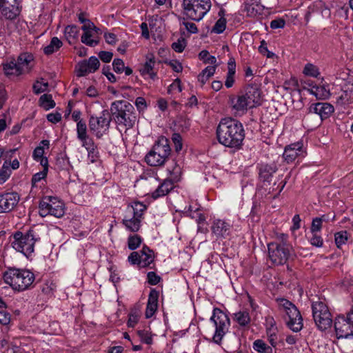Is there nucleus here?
Returning <instances> with one entry per match:
<instances>
[{"mask_svg":"<svg viewBox=\"0 0 353 353\" xmlns=\"http://www.w3.org/2000/svg\"><path fill=\"white\" fill-rule=\"evenodd\" d=\"M312 236L310 239L311 245L317 248H321L323 245V240L318 233H312Z\"/></svg>","mask_w":353,"mask_h":353,"instance_id":"864d4df0","label":"nucleus"},{"mask_svg":"<svg viewBox=\"0 0 353 353\" xmlns=\"http://www.w3.org/2000/svg\"><path fill=\"white\" fill-rule=\"evenodd\" d=\"M210 321L215 326V332L213 340L215 343H221L223 336L228 332L230 325V320L228 316L219 308L213 310Z\"/></svg>","mask_w":353,"mask_h":353,"instance_id":"9d476101","label":"nucleus"},{"mask_svg":"<svg viewBox=\"0 0 353 353\" xmlns=\"http://www.w3.org/2000/svg\"><path fill=\"white\" fill-rule=\"evenodd\" d=\"M40 105L45 110H50L55 106V102L51 94H44L39 99Z\"/></svg>","mask_w":353,"mask_h":353,"instance_id":"79ce46f5","label":"nucleus"},{"mask_svg":"<svg viewBox=\"0 0 353 353\" xmlns=\"http://www.w3.org/2000/svg\"><path fill=\"white\" fill-rule=\"evenodd\" d=\"M303 73L307 76L312 77H317L319 75L318 68L312 63H307L305 65Z\"/></svg>","mask_w":353,"mask_h":353,"instance_id":"09e8293b","label":"nucleus"},{"mask_svg":"<svg viewBox=\"0 0 353 353\" xmlns=\"http://www.w3.org/2000/svg\"><path fill=\"white\" fill-rule=\"evenodd\" d=\"M335 243L338 248H341L343 245H345L348 239V233L347 231H341L336 232L334 235Z\"/></svg>","mask_w":353,"mask_h":353,"instance_id":"c03bdc74","label":"nucleus"},{"mask_svg":"<svg viewBox=\"0 0 353 353\" xmlns=\"http://www.w3.org/2000/svg\"><path fill=\"white\" fill-rule=\"evenodd\" d=\"M266 334L268 340L272 347H275L277 345L278 341V329H266Z\"/></svg>","mask_w":353,"mask_h":353,"instance_id":"a18cd8bd","label":"nucleus"},{"mask_svg":"<svg viewBox=\"0 0 353 353\" xmlns=\"http://www.w3.org/2000/svg\"><path fill=\"white\" fill-rule=\"evenodd\" d=\"M81 41L83 43L90 46L94 47L99 44V39L94 37L92 32H85L81 36Z\"/></svg>","mask_w":353,"mask_h":353,"instance_id":"ea45409f","label":"nucleus"},{"mask_svg":"<svg viewBox=\"0 0 353 353\" xmlns=\"http://www.w3.org/2000/svg\"><path fill=\"white\" fill-rule=\"evenodd\" d=\"M232 228V225L230 222L220 219H214L211 225L212 233L216 236L217 239H223L229 236Z\"/></svg>","mask_w":353,"mask_h":353,"instance_id":"f3484780","label":"nucleus"},{"mask_svg":"<svg viewBox=\"0 0 353 353\" xmlns=\"http://www.w3.org/2000/svg\"><path fill=\"white\" fill-rule=\"evenodd\" d=\"M288 238L287 234H280L274 241L268 245L269 258L275 265L285 264L292 254V247Z\"/></svg>","mask_w":353,"mask_h":353,"instance_id":"20e7f679","label":"nucleus"},{"mask_svg":"<svg viewBox=\"0 0 353 353\" xmlns=\"http://www.w3.org/2000/svg\"><path fill=\"white\" fill-rule=\"evenodd\" d=\"M169 141L161 137L156 141L151 150L145 155V161L150 166L163 165L170 154Z\"/></svg>","mask_w":353,"mask_h":353,"instance_id":"423d86ee","label":"nucleus"},{"mask_svg":"<svg viewBox=\"0 0 353 353\" xmlns=\"http://www.w3.org/2000/svg\"><path fill=\"white\" fill-rule=\"evenodd\" d=\"M128 261L132 264H137L140 266V252H132L128 256Z\"/></svg>","mask_w":353,"mask_h":353,"instance_id":"e2e57ef3","label":"nucleus"},{"mask_svg":"<svg viewBox=\"0 0 353 353\" xmlns=\"http://www.w3.org/2000/svg\"><path fill=\"white\" fill-rule=\"evenodd\" d=\"M11 170L10 165L5 162L0 170V184L4 183L11 174Z\"/></svg>","mask_w":353,"mask_h":353,"instance_id":"de8ad7c7","label":"nucleus"},{"mask_svg":"<svg viewBox=\"0 0 353 353\" xmlns=\"http://www.w3.org/2000/svg\"><path fill=\"white\" fill-rule=\"evenodd\" d=\"M0 8L6 19H14L22 10V0H0Z\"/></svg>","mask_w":353,"mask_h":353,"instance_id":"4468645a","label":"nucleus"},{"mask_svg":"<svg viewBox=\"0 0 353 353\" xmlns=\"http://www.w3.org/2000/svg\"><path fill=\"white\" fill-rule=\"evenodd\" d=\"M186 46L185 41L183 38H180L177 41L172 44V49L176 52H182Z\"/></svg>","mask_w":353,"mask_h":353,"instance_id":"5fc2aeb1","label":"nucleus"},{"mask_svg":"<svg viewBox=\"0 0 353 353\" xmlns=\"http://www.w3.org/2000/svg\"><path fill=\"white\" fill-rule=\"evenodd\" d=\"M110 113L112 120L119 131L131 129L137 121L136 111L134 106L125 100H117L111 103Z\"/></svg>","mask_w":353,"mask_h":353,"instance_id":"f03ea898","label":"nucleus"},{"mask_svg":"<svg viewBox=\"0 0 353 353\" xmlns=\"http://www.w3.org/2000/svg\"><path fill=\"white\" fill-rule=\"evenodd\" d=\"M148 282L152 285L159 283L161 277L154 272H149L147 274Z\"/></svg>","mask_w":353,"mask_h":353,"instance_id":"052dcab7","label":"nucleus"},{"mask_svg":"<svg viewBox=\"0 0 353 353\" xmlns=\"http://www.w3.org/2000/svg\"><path fill=\"white\" fill-rule=\"evenodd\" d=\"M141 311L139 309H132L128 314L127 325L129 327H134L139 321Z\"/></svg>","mask_w":353,"mask_h":353,"instance_id":"a19ab883","label":"nucleus"},{"mask_svg":"<svg viewBox=\"0 0 353 353\" xmlns=\"http://www.w3.org/2000/svg\"><path fill=\"white\" fill-rule=\"evenodd\" d=\"M61 46V41L59 38L54 37L52 38L49 45L44 48L43 52L46 54L49 55L57 51Z\"/></svg>","mask_w":353,"mask_h":353,"instance_id":"e433bc0d","label":"nucleus"},{"mask_svg":"<svg viewBox=\"0 0 353 353\" xmlns=\"http://www.w3.org/2000/svg\"><path fill=\"white\" fill-rule=\"evenodd\" d=\"M287 325L288 327L293 332H299L303 326V319L301 314L299 313V316L298 317H292L287 320Z\"/></svg>","mask_w":353,"mask_h":353,"instance_id":"4c0bfd02","label":"nucleus"},{"mask_svg":"<svg viewBox=\"0 0 353 353\" xmlns=\"http://www.w3.org/2000/svg\"><path fill=\"white\" fill-rule=\"evenodd\" d=\"M167 170L170 175V180H172L174 183L180 180L182 173L181 167L174 160L172 161V164L168 167Z\"/></svg>","mask_w":353,"mask_h":353,"instance_id":"f704fd0d","label":"nucleus"},{"mask_svg":"<svg viewBox=\"0 0 353 353\" xmlns=\"http://www.w3.org/2000/svg\"><path fill=\"white\" fill-rule=\"evenodd\" d=\"M285 21L281 18L276 19L270 22V28L272 29L282 28L284 27Z\"/></svg>","mask_w":353,"mask_h":353,"instance_id":"0e129e2a","label":"nucleus"},{"mask_svg":"<svg viewBox=\"0 0 353 353\" xmlns=\"http://www.w3.org/2000/svg\"><path fill=\"white\" fill-rule=\"evenodd\" d=\"M135 105L139 112L144 110L147 108L145 99L141 97L136 99Z\"/></svg>","mask_w":353,"mask_h":353,"instance_id":"69168bd1","label":"nucleus"},{"mask_svg":"<svg viewBox=\"0 0 353 353\" xmlns=\"http://www.w3.org/2000/svg\"><path fill=\"white\" fill-rule=\"evenodd\" d=\"M231 104L233 109L237 112L244 113L250 108V104L243 94L232 98L231 99Z\"/></svg>","mask_w":353,"mask_h":353,"instance_id":"c756f323","label":"nucleus"},{"mask_svg":"<svg viewBox=\"0 0 353 353\" xmlns=\"http://www.w3.org/2000/svg\"><path fill=\"white\" fill-rule=\"evenodd\" d=\"M11 316L6 311H0V323L2 325H8L10 321Z\"/></svg>","mask_w":353,"mask_h":353,"instance_id":"338daca9","label":"nucleus"},{"mask_svg":"<svg viewBox=\"0 0 353 353\" xmlns=\"http://www.w3.org/2000/svg\"><path fill=\"white\" fill-rule=\"evenodd\" d=\"M81 143L82 147L85 150L92 149V148L96 147V144L92 138L89 136L79 140Z\"/></svg>","mask_w":353,"mask_h":353,"instance_id":"13d9d810","label":"nucleus"},{"mask_svg":"<svg viewBox=\"0 0 353 353\" xmlns=\"http://www.w3.org/2000/svg\"><path fill=\"white\" fill-rule=\"evenodd\" d=\"M210 0H183V14L190 19L199 21L211 8Z\"/></svg>","mask_w":353,"mask_h":353,"instance_id":"6e6552de","label":"nucleus"},{"mask_svg":"<svg viewBox=\"0 0 353 353\" xmlns=\"http://www.w3.org/2000/svg\"><path fill=\"white\" fill-rule=\"evenodd\" d=\"M322 228V219H319V217H316L313 219L310 232L311 233H318L321 231Z\"/></svg>","mask_w":353,"mask_h":353,"instance_id":"6e6d98bb","label":"nucleus"},{"mask_svg":"<svg viewBox=\"0 0 353 353\" xmlns=\"http://www.w3.org/2000/svg\"><path fill=\"white\" fill-rule=\"evenodd\" d=\"M64 213V204L57 197L45 196L40 201L39 214L42 217L52 215L60 218L63 216Z\"/></svg>","mask_w":353,"mask_h":353,"instance_id":"9b49d317","label":"nucleus"},{"mask_svg":"<svg viewBox=\"0 0 353 353\" xmlns=\"http://www.w3.org/2000/svg\"><path fill=\"white\" fill-rule=\"evenodd\" d=\"M228 73L225 81L226 88H230L232 87L234 83V75L236 72V63L234 59H230L228 63Z\"/></svg>","mask_w":353,"mask_h":353,"instance_id":"473e14b6","label":"nucleus"},{"mask_svg":"<svg viewBox=\"0 0 353 353\" xmlns=\"http://www.w3.org/2000/svg\"><path fill=\"white\" fill-rule=\"evenodd\" d=\"M20 195L16 192H0V214L12 212L18 205Z\"/></svg>","mask_w":353,"mask_h":353,"instance_id":"2eb2a0df","label":"nucleus"},{"mask_svg":"<svg viewBox=\"0 0 353 353\" xmlns=\"http://www.w3.org/2000/svg\"><path fill=\"white\" fill-rule=\"evenodd\" d=\"M272 345L269 346L262 339H256L253 343V349L259 353H272Z\"/></svg>","mask_w":353,"mask_h":353,"instance_id":"58836bf2","label":"nucleus"},{"mask_svg":"<svg viewBox=\"0 0 353 353\" xmlns=\"http://www.w3.org/2000/svg\"><path fill=\"white\" fill-rule=\"evenodd\" d=\"M159 292L156 290H151L145 310V318H151L156 312L158 307Z\"/></svg>","mask_w":353,"mask_h":353,"instance_id":"b1692460","label":"nucleus"},{"mask_svg":"<svg viewBox=\"0 0 353 353\" xmlns=\"http://www.w3.org/2000/svg\"><path fill=\"white\" fill-rule=\"evenodd\" d=\"M234 322L243 329H248L251 323V316L250 312L247 310H242L236 312L232 314Z\"/></svg>","mask_w":353,"mask_h":353,"instance_id":"393cba45","label":"nucleus"},{"mask_svg":"<svg viewBox=\"0 0 353 353\" xmlns=\"http://www.w3.org/2000/svg\"><path fill=\"white\" fill-rule=\"evenodd\" d=\"M145 210L146 205L139 201L134 202L131 205L128 206L123 219V224L126 230L132 232L139 230Z\"/></svg>","mask_w":353,"mask_h":353,"instance_id":"0eeeda50","label":"nucleus"},{"mask_svg":"<svg viewBox=\"0 0 353 353\" xmlns=\"http://www.w3.org/2000/svg\"><path fill=\"white\" fill-rule=\"evenodd\" d=\"M243 96L249 103L250 108L259 106L261 103V92L256 86H248Z\"/></svg>","mask_w":353,"mask_h":353,"instance_id":"aec40b11","label":"nucleus"},{"mask_svg":"<svg viewBox=\"0 0 353 353\" xmlns=\"http://www.w3.org/2000/svg\"><path fill=\"white\" fill-rule=\"evenodd\" d=\"M334 108L333 105L325 102H319L312 104L308 108L307 114L305 115L303 121L305 123L312 119L314 114L319 117V119L314 125L318 126L323 120L329 118L334 112Z\"/></svg>","mask_w":353,"mask_h":353,"instance_id":"ddd939ff","label":"nucleus"},{"mask_svg":"<svg viewBox=\"0 0 353 353\" xmlns=\"http://www.w3.org/2000/svg\"><path fill=\"white\" fill-rule=\"evenodd\" d=\"M48 86V83H42L41 81H37L33 85V91L35 94H39L46 91Z\"/></svg>","mask_w":353,"mask_h":353,"instance_id":"bf43d9fd","label":"nucleus"},{"mask_svg":"<svg viewBox=\"0 0 353 353\" xmlns=\"http://www.w3.org/2000/svg\"><path fill=\"white\" fill-rule=\"evenodd\" d=\"M216 134L219 143L230 148L239 149L245 139L243 124L232 118L222 119L216 127Z\"/></svg>","mask_w":353,"mask_h":353,"instance_id":"f257e3e1","label":"nucleus"},{"mask_svg":"<svg viewBox=\"0 0 353 353\" xmlns=\"http://www.w3.org/2000/svg\"><path fill=\"white\" fill-rule=\"evenodd\" d=\"M16 61L22 74H28L33 68L34 56L30 52H22L18 56Z\"/></svg>","mask_w":353,"mask_h":353,"instance_id":"412c9836","label":"nucleus"},{"mask_svg":"<svg viewBox=\"0 0 353 353\" xmlns=\"http://www.w3.org/2000/svg\"><path fill=\"white\" fill-rule=\"evenodd\" d=\"M215 71V65H209L201 71L197 77L198 82L201 87H203L210 78L214 74Z\"/></svg>","mask_w":353,"mask_h":353,"instance_id":"72a5a7b5","label":"nucleus"},{"mask_svg":"<svg viewBox=\"0 0 353 353\" xmlns=\"http://www.w3.org/2000/svg\"><path fill=\"white\" fill-rule=\"evenodd\" d=\"M100 62L96 57H91L88 60H83L77 65V76L83 77L89 73H93L99 69Z\"/></svg>","mask_w":353,"mask_h":353,"instance_id":"a211bd4d","label":"nucleus"},{"mask_svg":"<svg viewBox=\"0 0 353 353\" xmlns=\"http://www.w3.org/2000/svg\"><path fill=\"white\" fill-rule=\"evenodd\" d=\"M304 150L303 149V143L301 142H296L290 144L285 148V150L283 154V159L288 163H292L295 159L300 157L303 156Z\"/></svg>","mask_w":353,"mask_h":353,"instance_id":"6ab92c4d","label":"nucleus"},{"mask_svg":"<svg viewBox=\"0 0 353 353\" xmlns=\"http://www.w3.org/2000/svg\"><path fill=\"white\" fill-rule=\"evenodd\" d=\"M89 136L88 134V128L85 121H79L77 123V137L78 140Z\"/></svg>","mask_w":353,"mask_h":353,"instance_id":"37998d69","label":"nucleus"},{"mask_svg":"<svg viewBox=\"0 0 353 353\" xmlns=\"http://www.w3.org/2000/svg\"><path fill=\"white\" fill-rule=\"evenodd\" d=\"M225 27L226 20L224 18H220L215 23L212 28V32L216 34H221L225 30Z\"/></svg>","mask_w":353,"mask_h":353,"instance_id":"3c124183","label":"nucleus"},{"mask_svg":"<svg viewBox=\"0 0 353 353\" xmlns=\"http://www.w3.org/2000/svg\"><path fill=\"white\" fill-rule=\"evenodd\" d=\"M312 315L315 324L321 330H325L331 327L332 320L327 306L323 302L312 304Z\"/></svg>","mask_w":353,"mask_h":353,"instance_id":"f8f14e48","label":"nucleus"},{"mask_svg":"<svg viewBox=\"0 0 353 353\" xmlns=\"http://www.w3.org/2000/svg\"><path fill=\"white\" fill-rule=\"evenodd\" d=\"M154 57L152 54L147 56L145 63L140 69L141 74L143 77L148 76L151 79H155L157 77V72L154 71Z\"/></svg>","mask_w":353,"mask_h":353,"instance_id":"bb28decb","label":"nucleus"},{"mask_svg":"<svg viewBox=\"0 0 353 353\" xmlns=\"http://www.w3.org/2000/svg\"><path fill=\"white\" fill-rule=\"evenodd\" d=\"M279 310L285 312L288 319L292 317L299 316L300 312L296 307L285 299H277Z\"/></svg>","mask_w":353,"mask_h":353,"instance_id":"5701e85b","label":"nucleus"},{"mask_svg":"<svg viewBox=\"0 0 353 353\" xmlns=\"http://www.w3.org/2000/svg\"><path fill=\"white\" fill-rule=\"evenodd\" d=\"M40 239L39 234L34 229H30L26 233L18 231L13 234L11 245L15 250L28 256L34 252V244Z\"/></svg>","mask_w":353,"mask_h":353,"instance_id":"39448f33","label":"nucleus"},{"mask_svg":"<svg viewBox=\"0 0 353 353\" xmlns=\"http://www.w3.org/2000/svg\"><path fill=\"white\" fill-rule=\"evenodd\" d=\"M50 141L48 140H42L39 145L33 151L32 157L34 161L39 162L41 165H48V159L43 157L44 148H49Z\"/></svg>","mask_w":353,"mask_h":353,"instance_id":"a878e982","label":"nucleus"},{"mask_svg":"<svg viewBox=\"0 0 353 353\" xmlns=\"http://www.w3.org/2000/svg\"><path fill=\"white\" fill-rule=\"evenodd\" d=\"M113 54L110 52L101 51L99 54L101 60L105 63H109L112 59Z\"/></svg>","mask_w":353,"mask_h":353,"instance_id":"774afa93","label":"nucleus"},{"mask_svg":"<svg viewBox=\"0 0 353 353\" xmlns=\"http://www.w3.org/2000/svg\"><path fill=\"white\" fill-rule=\"evenodd\" d=\"M17 65V62L15 59L3 63V70L5 75L8 77L22 75L23 74Z\"/></svg>","mask_w":353,"mask_h":353,"instance_id":"c85d7f7f","label":"nucleus"},{"mask_svg":"<svg viewBox=\"0 0 353 353\" xmlns=\"http://www.w3.org/2000/svg\"><path fill=\"white\" fill-rule=\"evenodd\" d=\"M277 168L274 165L261 164L259 168V177L263 182L270 183Z\"/></svg>","mask_w":353,"mask_h":353,"instance_id":"cd10ccee","label":"nucleus"},{"mask_svg":"<svg viewBox=\"0 0 353 353\" xmlns=\"http://www.w3.org/2000/svg\"><path fill=\"white\" fill-rule=\"evenodd\" d=\"M42 167L43 168V170L34 174L32 178V184L33 186H35L38 182L44 179L47 175L48 165H42Z\"/></svg>","mask_w":353,"mask_h":353,"instance_id":"8fccbe9b","label":"nucleus"},{"mask_svg":"<svg viewBox=\"0 0 353 353\" xmlns=\"http://www.w3.org/2000/svg\"><path fill=\"white\" fill-rule=\"evenodd\" d=\"M142 239L138 234L131 235L128 239V246L131 250H136L141 243Z\"/></svg>","mask_w":353,"mask_h":353,"instance_id":"49530a36","label":"nucleus"},{"mask_svg":"<svg viewBox=\"0 0 353 353\" xmlns=\"http://www.w3.org/2000/svg\"><path fill=\"white\" fill-rule=\"evenodd\" d=\"M154 252L148 246L144 245L140 251V267L149 266L154 261Z\"/></svg>","mask_w":353,"mask_h":353,"instance_id":"7c9ffc66","label":"nucleus"},{"mask_svg":"<svg viewBox=\"0 0 353 353\" xmlns=\"http://www.w3.org/2000/svg\"><path fill=\"white\" fill-rule=\"evenodd\" d=\"M3 279L13 290L23 292L30 288L35 276L29 270L9 267L3 272Z\"/></svg>","mask_w":353,"mask_h":353,"instance_id":"7ed1b4c3","label":"nucleus"},{"mask_svg":"<svg viewBox=\"0 0 353 353\" xmlns=\"http://www.w3.org/2000/svg\"><path fill=\"white\" fill-rule=\"evenodd\" d=\"M138 336L140 337L141 341L148 345H150L152 343V339L150 333L147 330H138Z\"/></svg>","mask_w":353,"mask_h":353,"instance_id":"603ef678","label":"nucleus"},{"mask_svg":"<svg viewBox=\"0 0 353 353\" xmlns=\"http://www.w3.org/2000/svg\"><path fill=\"white\" fill-rule=\"evenodd\" d=\"M111 117L107 110H103L99 115L92 114L89 117L88 125L90 132L98 139L105 134L110 128Z\"/></svg>","mask_w":353,"mask_h":353,"instance_id":"1a4fd4ad","label":"nucleus"},{"mask_svg":"<svg viewBox=\"0 0 353 353\" xmlns=\"http://www.w3.org/2000/svg\"><path fill=\"white\" fill-rule=\"evenodd\" d=\"M79 30V28L75 25L68 26L65 28L64 34L69 42V43H72L77 39Z\"/></svg>","mask_w":353,"mask_h":353,"instance_id":"c9c22d12","label":"nucleus"},{"mask_svg":"<svg viewBox=\"0 0 353 353\" xmlns=\"http://www.w3.org/2000/svg\"><path fill=\"white\" fill-rule=\"evenodd\" d=\"M114 71L117 73L121 74L125 69L124 62L121 59H114L112 63Z\"/></svg>","mask_w":353,"mask_h":353,"instance_id":"4d7b16f0","label":"nucleus"},{"mask_svg":"<svg viewBox=\"0 0 353 353\" xmlns=\"http://www.w3.org/2000/svg\"><path fill=\"white\" fill-rule=\"evenodd\" d=\"M305 84L308 85L310 88L308 91L310 93L315 96L319 99H323L327 98L330 95V92L323 86H319L313 85V83L305 82Z\"/></svg>","mask_w":353,"mask_h":353,"instance_id":"2f4dec72","label":"nucleus"},{"mask_svg":"<svg viewBox=\"0 0 353 353\" xmlns=\"http://www.w3.org/2000/svg\"><path fill=\"white\" fill-rule=\"evenodd\" d=\"M174 188V182L169 179H165L159 185L157 188L151 192V197L157 199L167 195Z\"/></svg>","mask_w":353,"mask_h":353,"instance_id":"4be33fe9","label":"nucleus"},{"mask_svg":"<svg viewBox=\"0 0 353 353\" xmlns=\"http://www.w3.org/2000/svg\"><path fill=\"white\" fill-rule=\"evenodd\" d=\"M176 90L178 92L182 91L181 81L179 79H176L174 82L168 87V92Z\"/></svg>","mask_w":353,"mask_h":353,"instance_id":"680f3d73","label":"nucleus"},{"mask_svg":"<svg viewBox=\"0 0 353 353\" xmlns=\"http://www.w3.org/2000/svg\"><path fill=\"white\" fill-rule=\"evenodd\" d=\"M334 329L338 339L353 336V325L344 316H339L335 319Z\"/></svg>","mask_w":353,"mask_h":353,"instance_id":"dca6fc26","label":"nucleus"}]
</instances>
